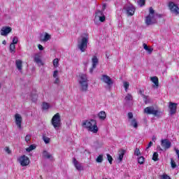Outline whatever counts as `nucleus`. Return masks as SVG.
I'll use <instances>...</instances> for the list:
<instances>
[{
    "label": "nucleus",
    "mask_w": 179,
    "mask_h": 179,
    "mask_svg": "<svg viewBox=\"0 0 179 179\" xmlns=\"http://www.w3.org/2000/svg\"><path fill=\"white\" fill-rule=\"evenodd\" d=\"M82 127L86 128L90 132L93 134H97L99 132V128L97 127V122L94 120H84L82 123Z\"/></svg>",
    "instance_id": "f257e3e1"
},
{
    "label": "nucleus",
    "mask_w": 179,
    "mask_h": 179,
    "mask_svg": "<svg viewBox=\"0 0 179 179\" xmlns=\"http://www.w3.org/2000/svg\"><path fill=\"white\" fill-rule=\"evenodd\" d=\"M78 83L80 85V92H87L89 89V80H87V75L81 73L78 76Z\"/></svg>",
    "instance_id": "f03ea898"
},
{
    "label": "nucleus",
    "mask_w": 179,
    "mask_h": 179,
    "mask_svg": "<svg viewBox=\"0 0 179 179\" xmlns=\"http://www.w3.org/2000/svg\"><path fill=\"white\" fill-rule=\"evenodd\" d=\"M87 43H89V34H84V36H82L80 41H78V48L81 52H85L87 50Z\"/></svg>",
    "instance_id": "7ed1b4c3"
},
{
    "label": "nucleus",
    "mask_w": 179,
    "mask_h": 179,
    "mask_svg": "<svg viewBox=\"0 0 179 179\" xmlns=\"http://www.w3.org/2000/svg\"><path fill=\"white\" fill-rule=\"evenodd\" d=\"M145 22L147 26H150L152 24H155V23H157L156 17H155V10L152 7H150L149 15L145 17Z\"/></svg>",
    "instance_id": "20e7f679"
},
{
    "label": "nucleus",
    "mask_w": 179,
    "mask_h": 179,
    "mask_svg": "<svg viewBox=\"0 0 179 179\" xmlns=\"http://www.w3.org/2000/svg\"><path fill=\"white\" fill-rule=\"evenodd\" d=\"M51 124L56 129V131H58L59 128H61V125H62V123L61 122V115H59V113H56L51 120Z\"/></svg>",
    "instance_id": "39448f33"
},
{
    "label": "nucleus",
    "mask_w": 179,
    "mask_h": 179,
    "mask_svg": "<svg viewBox=\"0 0 179 179\" xmlns=\"http://www.w3.org/2000/svg\"><path fill=\"white\" fill-rule=\"evenodd\" d=\"M144 113L148 114L149 115H154L155 117L160 118V117L163 114V112L162 110H155L154 107L149 106L144 109Z\"/></svg>",
    "instance_id": "423d86ee"
},
{
    "label": "nucleus",
    "mask_w": 179,
    "mask_h": 179,
    "mask_svg": "<svg viewBox=\"0 0 179 179\" xmlns=\"http://www.w3.org/2000/svg\"><path fill=\"white\" fill-rule=\"evenodd\" d=\"M18 162L22 167H26V166H29L30 164V159L26 155H22L20 157Z\"/></svg>",
    "instance_id": "0eeeda50"
},
{
    "label": "nucleus",
    "mask_w": 179,
    "mask_h": 179,
    "mask_svg": "<svg viewBox=\"0 0 179 179\" xmlns=\"http://www.w3.org/2000/svg\"><path fill=\"white\" fill-rule=\"evenodd\" d=\"M169 8L173 13H175L176 15H179V8L178 6H177L174 2L170 1L169 3Z\"/></svg>",
    "instance_id": "6e6552de"
},
{
    "label": "nucleus",
    "mask_w": 179,
    "mask_h": 179,
    "mask_svg": "<svg viewBox=\"0 0 179 179\" xmlns=\"http://www.w3.org/2000/svg\"><path fill=\"white\" fill-rule=\"evenodd\" d=\"M161 145L164 150H167V149H170L171 148V142H170L169 139H162L161 141Z\"/></svg>",
    "instance_id": "1a4fd4ad"
},
{
    "label": "nucleus",
    "mask_w": 179,
    "mask_h": 179,
    "mask_svg": "<svg viewBox=\"0 0 179 179\" xmlns=\"http://www.w3.org/2000/svg\"><path fill=\"white\" fill-rule=\"evenodd\" d=\"M101 80H102V82H104V83H106L108 86H111V85H113V83L111 78H110V76L107 75H103L101 78Z\"/></svg>",
    "instance_id": "9d476101"
},
{
    "label": "nucleus",
    "mask_w": 179,
    "mask_h": 179,
    "mask_svg": "<svg viewBox=\"0 0 179 179\" xmlns=\"http://www.w3.org/2000/svg\"><path fill=\"white\" fill-rule=\"evenodd\" d=\"M169 108L170 110L171 115H174L177 113V103L169 102Z\"/></svg>",
    "instance_id": "9b49d317"
},
{
    "label": "nucleus",
    "mask_w": 179,
    "mask_h": 179,
    "mask_svg": "<svg viewBox=\"0 0 179 179\" xmlns=\"http://www.w3.org/2000/svg\"><path fill=\"white\" fill-rule=\"evenodd\" d=\"M15 124L20 129H22V116L19 113L15 115Z\"/></svg>",
    "instance_id": "f8f14e48"
},
{
    "label": "nucleus",
    "mask_w": 179,
    "mask_h": 179,
    "mask_svg": "<svg viewBox=\"0 0 179 179\" xmlns=\"http://www.w3.org/2000/svg\"><path fill=\"white\" fill-rule=\"evenodd\" d=\"M12 31V27H3L0 31L1 36H6L9 33Z\"/></svg>",
    "instance_id": "ddd939ff"
},
{
    "label": "nucleus",
    "mask_w": 179,
    "mask_h": 179,
    "mask_svg": "<svg viewBox=\"0 0 179 179\" xmlns=\"http://www.w3.org/2000/svg\"><path fill=\"white\" fill-rule=\"evenodd\" d=\"M126 12L128 16H134L135 13V7L134 6H127L126 8Z\"/></svg>",
    "instance_id": "4468645a"
},
{
    "label": "nucleus",
    "mask_w": 179,
    "mask_h": 179,
    "mask_svg": "<svg viewBox=\"0 0 179 179\" xmlns=\"http://www.w3.org/2000/svg\"><path fill=\"white\" fill-rule=\"evenodd\" d=\"M73 163L76 170H78L79 171H82V165L78 162V160H76V158H73Z\"/></svg>",
    "instance_id": "2eb2a0df"
},
{
    "label": "nucleus",
    "mask_w": 179,
    "mask_h": 179,
    "mask_svg": "<svg viewBox=\"0 0 179 179\" xmlns=\"http://www.w3.org/2000/svg\"><path fill=\"white\" fill-rule=\"evenodd\" d=\"M150 80L152 82V83H154V86L153 87H159V78H157V76H153V77H150Z\"/></svg>",
    "instance_id": "dca6fc26"
},
{
    "label": "nucleus",
    "mask_w": 179,
    "mask_h": 179,
    "mask_svg": "<svg viewBox=\"0 0 179 179\" xmlns=\"http://www.w3.org/2000/svg\"><path fill=\"white\" fill-rule=\"evenodd\" d=\"M34 62H36V64H38V65H39V66H41L43 65H44V63H43V61H41V56H36L34 59Z\"/></svg>",
    "instance_id": "f3484780"
},
{
    "label": "nucleus",
    "mask_w": 179,
    "mask_h": 179,
    "mask_svg": "<svg viewBox=\"0 0 179 179\" xmlns=\"http://www.w3.org/2000/svg\"><path fill=\"white\" fill-rule=\"evenodd\" d=\"M98 117H99V120L104 121V120H106V118H107V113H106V112L103 110L100 111L98 114Z\"/></svg>",
    "instance_id": "a211bd4d"
},
{
    "label": "nucleus",
    "mask_w": 179,
    "mask_h": 179,
    "mask_svg": "<svg viewBox=\"0 0 179 179\" xmlns=\"http://www.w3.org/2000/svg\"><path fill=\"white\" fill-rule=\"evenodd\" d=\"M23 62H22V60L20 59H17L15 61V65L17 69H18V71H22V68H23Z\"/></svg>",
    "instance_id": "6ab92c4d"
},
{
    "label": "nucleus",
    "mask_w": 179,
    "mask_h": 179,
    "mask_svg": "<svg viewBox=\"0 0 179 179\" xmlns=\"http://www.w3.org/2000/svg\"><path fill=\"white\" fill-rule=\"evenodd\" d=\"M92 62L93 68H96L97 64H99V59L97 58V56L94 55L92 57Z\"/></svg>",
    "instance_id": "aec40b11"
},
{
    "label": "nucleus",
    "mask_w": 179,
    "mask_h": 179,
    "mask_svg": "<svg viewBox=\"0 0 179 179\" xmlns=\"http://www.w3.org/2000/svg\"><path fill=\"white\" fill-rule=\"evenodd\" d=\"M9 50L10 52H11L12 54H15V52H16V45L10 43Z\"/></svg>",
    "instance_id": "412c9836"
},
{
    "label": "nucleus",
    "mask_w": 179,
    "mask_h": 179,
    "mask_svg": "<svg viewBox=\"0 0 179 179\" xmlns=\"http://www.w3.org/2000/svg\"><path fill=\"white\" fill-rule=\"evenodd\" d=\"M48 40H51V35L45 33L44 38L41 39V41H43V43H46V41H48Z\"/></svg>",
    "instance_id": "4be33fe9"
},
{
    "label": "nucleus",
    "mask_w": 179,
    "mask_h": 179,
    "mask_svg": "<svg viewBox=\"0 0 179 179\" xmlns=\"http://www.w3.org/2000/svg\"><path fill=\"white\" fill-rule=\"evenodd\" d=\"M124 155H125L124 150H122L120 151L119 157H118L119 162H122V159H124Z\"/></svg>",
    "instance_id": "5701e85b"
},
{
    "label": "nucleus",
    "mask_w": 179,
    "mask_h": 179,
    "mask_svg": "<svg viewBox=\"0 0 179 179\" xmlns=\"http://www.w3.org/2000/svg\"><path fill=\"white\" fill-rule=\"evenodd\" d=\"M131 126L134 127L136 129H138V121H136V119L133 118L131 120Z\"/></svg>",
    "instance_id": "b1692460"
},
{
    "label": "nucleus",
    "mask_w": 179,
    "mask_h": 179,
    "mask_svg": "<svg viewBox=\"0 0 179 179\" xmlns=\"http://www.w3.org/2000/svg\"><path fill=\"white\" fill-rule=\"evenodd\" d=\"M124 100L126 101H132L134 100V97L132 96V94H127V96L124 97Z\"/></svg>",
    "instance_id": "393cba45"
},
{
    "label": "nucleus",
    "mask_w": 179,
    "mask_h": 179,
    "mask_svg": "<svg viewBox=\"0 0 179 179\" xmlns=\"http://www.w3.org/2000/svg\"><path fill=\"white\" fill-rule=\"evenodd\" d=\"M43 156L45 157V159H52V155L48 154V152H47L46 150H44L43 152Z\"/></svg>",
    "instance_id": "a878e982"
},
{
    "label": "nucleus",
    "mask_w": 179,
    "mask_h": 179,
    "mask_svg": "<svg viewBox=\"0 0 179 179\" xmlns=\"http://www.w3.org/2000/svg\"><path fill=\"white\" fill-rule=\"evenodd\" d=\"M53 66L55 68H58V66H59V59H58V58L53 60Z\"/></svg>",
    "instance_id": "bb28decb"
},
{
    "label": "nucleus",
    "mask_w": 179,
    "mask_h": 179,
    "mask_svg": "<svg viewBox=\"0 0 179 179\" xmlns=\"http://www.w3.org/2000/svg\"><path fill=\"white\" fill-rule=\"evenodd\" d=\"M104 13H103V11L98 10L96 13H95V17H101L102 15H103Z\"/></svg>",
    "instance_id": "cd10ccee"
},
{
    "label": "nucleus",
    "mask_w": 179,
    "mask_h": 179,
    "mask_svg": "<svg viewBox=\"0 0 179 179\" xmlns=\"http://www.w3.org/2000/svg\"><path fill=\"white\" fill-rule=\"evenodd\" d=\"M42 108L43 110H48L50 108V103L47 102H43L42 104Z\"/></svg>",
    "instance_id": "c85d7f7f"
},
{
    "label": "nucleus",
    "mask_w": 179,
    "mask_h": 179,
    "mask_svg": "<svg viewBox=\"0 0 179 179\" xmlns=\"http://www.w3.org/2000/svg\"><path fill=\"white\" fill-rule=\"evenodd\" d=\"M152 160L154 162H157L159 161V153L157 152H154L152 155Z\"/></svg>",
    "instance_id": "c756f323"
},
{
    "label": "nucleus",
    "mask_w": 179,
    "mask_h": 179,
    "mask_svg": "<svg viewBox=\"0 0 179 179\" xmlns=\"http://www.w3.org/2000/svg\"><path fill=\"white\" fill-rule=\"evenodd\" d=\"M138 164H143L145 163V157L143 156H141L138 158Z\"/></svg>",
    "instance_id": "7c9ffc66"
},
{
    "label": "nucleus",
    "mask_w": 179,
    "mask_h": 179,
    "mask_svg": "<svg viewBox=\"0 0 179 179\" xmlns=\"http://www.w3.org/2000/svg\"><path fill=\"white\" fill-rule=\"evenodd\" d=\"M36 149V145L32 144L29 145V147L26 148L27 152H31V150H34Z\"/></svg>",
    "instance_id": "2f4dec72"
},
{
    "label": "nucleus",
    "mask_w": 179,
    "mask_h": 179,
    "mask_svg": "<svg viewBox=\"0 0 179 179\" xmlns=\"http://www.w3.org/2000/svg\"><path fill=\"white\" fill-rule=\"evenodd\" d=\"M137 3L141 6H145L146 4V1L145 0H138Z\"/></svg>",
    "instance_id": "473e14b6"
},
{
    "label": "nucleus",
    "mask_w": 179,
    "mask_h": 179,
    "mask_svg": "<svg viewBox=\"0 0 179 179\" xmlns=\"http://www.w3.org/2000/svg\"><path fill=\"white\" fill-rule=\"evenodd\" d=\"M43 140L45 142V143H50V138L47 137V136H45V134L43 135Z\"/></svg>",
    "instance_id": "72a5a7b5"
},
{
    "label": "nucleus",
    "mask_w": 179,
    "mask_h": 179,
    "mask_svg": "<svg viewBox=\"0 0 179 179\" xmlns=\"http://www.w3.org/2000/svg\"><path fill=\"white\" fill-rule=\"evenodd\" d=\"M96 163H102L103 162V155H100L97 157L96 159Z\"/></svg>",
    "instance_id": "f704fd0d"
},
{
    "label": "nucleus",
    "mask_w": 179,
    "mask_h": 179,
    "mask_svg": "<svg viewBox=\"0 0 179 179\" xmlns=\"http://www.w3.org/2000/svg\"><path fill=\"white\" fill-rule=\"evenodd\" d=\"M142 154L141 153V150L139 148H136L134 150V156H141Z\"/></svg>",
    "instance_id": "c9c22d12"
},
{
    "label": "nucleus",
    "mask_w": 179,
    "mask_h": 179,
    "mask_svg": "<svg viewBox=\"0 0 179 179\" xmlns=\"http://www.w3.org/2000/svg\"><path fill=\"white\" fill-rule=\"evenodd\" d=\"M106 156L108 162L110 163V164H113V157H111L110 154H107Z\"/></svg>",
    "instance_id": "e433bc0d"
},
{
    "label": "nucleus",
    "mask_w": 179,
    "mask_h": 179,
    "mask_svg": "<svg viewBox=\"0 0 179 179\" xmlns=\"http://www.w3.org/2000/svg\"><path fill=\"white\" fill-rule=\"evenodd\" d=\"M123 85H124V89H125V92H127L128 88L129 87V83H128V82H124V83H123Z\"/></svg>",
    "instance_id": "4c0bfd02"
},
{
    "label": "nucleus",
    "mask_w": 179,
    "mask_h": 179,
    "mask_svg": "<svg viewBox=\"0 0 179 179\" xmlns=\"http://www.w3.org/2000/svg\"><path fill=\"white\" fill-rule=\"evenodd\" d=\"M19 42V38H17V36H14L13 39V43H11V44H17Z\"/></svg>",
    "instance_id": "58836bf2"
},
{
    "label": "nucleus",
    "mask_w": 179,
    "mask_h": 179,
    "mask_svg": "<svg viewBox=\"0 0 179 179\" xmlns=\"http://www.w3.org/2000/svg\"><path fill=\"white\" fill-rule=\"evenodd\" d=\"M171 166L172 169H176V167H177V164H176V162H174L173 159H171Z\"/></svg>",
    "instance_id": "ea45409f"
},
{
    "label": "nucleus",
    "mask_w": 179,
    "mask_h": 179,
    "mask_svg": "<svg viewBox=\"0 0 179 179\" xmlns=\"http://www.w3.org/2000/svg\"><path fill=\"white\" fill-rule=\"evenodd\" d=\"M99 22H101L103 23L106 22V15H104L103 14L102 16L99 17Z\"/></svg>",
    "instance_id": "a19ab883"
},
{
    "label": "nucleus",
    "mask_w": 179,
    "mask_h": 179,
    "mask_svg": "<svg viewBox=\"0 0 179 179\" xmlns=\"http://www.w3.org/2000/svg\"><path fill=\"white\" fill-rule=\"evenodd\" d=\"M30 139H31V135L27 134L25 136V141H27V143H29Z\"/></svg>",
    "instance_id": "79ce46f5"
},
{
    "label": "nucleus",
    "mask_w": 179,
    "mask_h": 179,
    "mask_svg": "<svg viewBox=\"0 0 179 179\" xmlns=\"http://www.w3.org/2000/svg\"><path fill=\"white\" fill-rule=\"evenodd\" d=\"M127 117L129 120H132L134 118V114L131 112L128 113Z\"/></svg>",
    "instance_id": "37998d69"
},
{
    "label": "nucleus",
    "mask_w": 179,
    "mask_h": 179,
    "mask_svg": "<svg viewBox=\"0 0 179 179\" xmlns=\"http://www.w3.org/2000/svg\"><path fill=\"white\" fill-rule=\"evenodd\" d=\"M5 150L6 152V153H8V155H10V153H12V150H10V149H9V147H6Z\"/></svg>",
    "instance_id": "c03bdc74"
},
{
    "label": "nucleus",
    "mask_w": 179,
    "mask_h": 179,
    "mask_svg": "<svg viewBox=\"0 0 179 179\" xmlns=\"http://www.w3.org/2000/svg\"><path fill=\"white\" fill-rule=\"evenodd\" d=\"M143 99L144 100V102L145 103V104H148V96L146 95H143Z\"/></svg>",
    "instance_id": "a18cd8bd"
},
{
    "label": "nucleus",
    "mask_w": 179,
    "mask_h": 179,
    "mask_svg": "<svg viewBox=\"0 0 179 179\" xmlns=\"http://www.w3.org/2000/svg\"><path fill=\"white\" fill-rule=\"evenodd\" d=\"M153 145V142L150 141V143H148L147 148H145V150H148V149H149V148H151Z\"/></svg>",
    "instance_id": "49530a36"
},
{
    "label": "nucleus",
    "mask_w": 179,
    "mask_h": 179,
    "mask_svg": "<svg viewBox=\"0 0 179 179\" xmlns=\"http://www.w3.org/2000/svg\"><path fill=\"white\" fill-rule=\"evenodd\" d=\"M145 51H148V54H152V52H153V48H148Z\"/></svg>",
    "instance_id": "de8ad7c7"
},
{
    "label": "nucleus",
    "mask_w": 179,
    "mask_h": 179,
    "mask_svg": "<svg viewBox=\"0 0 179 179\" xmlns=\"http://www.w3.org/2000/svg\"><path fill=\"white\" fill-rule=\"evenodd\" d=\"M58 76V70H55L53 73V78H57Z\"/></svg>",
    "instance_id": "09e8293b"
},
{
    "label": "nucleus",
    "mask_w": 179,
    "mask_h": 179,
    "mask_svg": "<svg viewBox=\"0 0 179 179\" xmlns=\"http://www.w3.org/2000/svg\"><path fill=\"white\" fill-rule=\"evenodd\" d=\"M54 83L55 85H58V83H59V78H55Z\"/></svg>",
    "instance_id": "8fccbe9b"
},
{
    "label": "nucleus",
    "mask_w": 179,
    "mask_h": 179,
    "mask_svg": "<svg viewBox=\"0 0 179 179\" xmlns=\"http://www.w3.org/2000/svg\"><path fill=\"white\" fill-rule=\"evenodd\" d=\"M38 48L40 51H43V50H44V47H43V45H41V44L38 45Z\"/></svg>",
    "instance_id": "3c124183"
},
{
    "label": "nucleus",
    "mask_w": 179,
    "mask_h": 179,
    "mask_svg": "<svg viewBox=\"0 0 179 179\" xmlns=\"http://www.w3.org/2000/svg\"><path fill=\"white\" fill-rule=\"evenodd\" d=\"M143 48H144V50H145V51H146V50H148V48H149V46H148V45H146V43H143Z\"/></svg>",
    "instance_id": "603ef678"
},
{
    "label": "nucleus",
    "mask_w": 179,
    "mask_h": 179,
    "mask_svg": "<svg viewBox=\"0 0 179 179\" xmlns=\"http://www.w3.org/2000/svg\"><path fill=\"white\" fill-rule=\"evenodd\" d=\"M139 93H140V94H141L142 96H145V94H143V93H144V91H143V90H139Z\"/></svg>",
    "instance_id": "864d4df0"
},
{
    "label": "nucleus",
    "mask_w": 179,
    "mask_h": 179,
    "mask_svg": "<svg viewBox=\"0 0 179 179\" xmlns=\"http://www.w3.org/2000/svg\"><path fill=\"white\" fill-rule=\"evenodd\" d=\"M94 69H96V68H93V66H92V68L90 69V73H93Z\"/></svg>",
    "instance_id": "5fc2aeb1"
},
{
    "label": "nucleus",
    "mask_w": 179,
    "mask_h": 179,
    "mask_svg": "<svg viewBox=\"0 0 179 179\" xmlns=\"http://www.w3.org/2000/svg\"><path fill=\"white\" fill-rule=\"evenodd\" d=\"M106 8H107V6L106 4H103L102 8L103 10H105Z\"/></svg>",
    "instance_id": "6e6d98bb"
},
{
    "label": "nucleus",
    "mask_w": 179,
    "mask_h": 179,
    "mask_svg": "<svg viewBox=\"0 0 179 179\" xmlns=\"http://www.w3.org/2000/svg\"><path fill=\"white\" fill-rule=\"evenodd\" d=\"M157 17H163V15L162 14H157Z\"/></svg>",
    "instance_id": "4d7b16f0"
},
{
    "label": "nucleus",
    "mask_w": 179,
    "mask_h": 179,
    "mask_svg": "<svg viewBox=\"0 0 179 179\" xmlns=\"http://www.w3.org/2000/svg\"><path fill=\"white\" fill-rule=\"evenodd\" d=\"M176 155H178V157L179 159V150H176Z\"/></svg>",
    "instance_id": "13d9d810"
},
{
    "label": "nucleus",
    "mask_w": 179,
    "mask_h": 179,
    "mask_svg": "<svg viewBox=\"0 0 179 179\" xmlns=\"http://www.w3.org/2000/svg\"><path fill=\"white\" fill-rule=\"evenodd\" d=\"M2 44H3V45H6V41H5V40L3 41H2Z\"/></svg>",
    "instance_id": "bf43d9fd"
},
{
    "label": "nucleus",
    "mask_w": 179,
    "mask_h": 179,
    "mask_svg": "<svg viewBox=\"0 0 179 179\" xmlns=\"http://www.w3.org/2000/svg\"><path fill=\"white\" fill-rule=\"evenodd\" d=\"M152 141H156V136H152Z\"/></svg>",
    "instance_id": "052dcab7"
},
{
    "label": "nucleus",
    "mask_w": 179,
    "mask_h": 179,
    "mask_svg": "<svg viewBox=\"0 0 179 179\" xmlns=\"http://www.w3.org/2000/svg\"><path fill=\"white\" fill-rule=\"evenodd\" d=\"M102 179H107V178H102Z\"/></svg>",
    "instance_id": "680f3d73"
}]
</instances>
